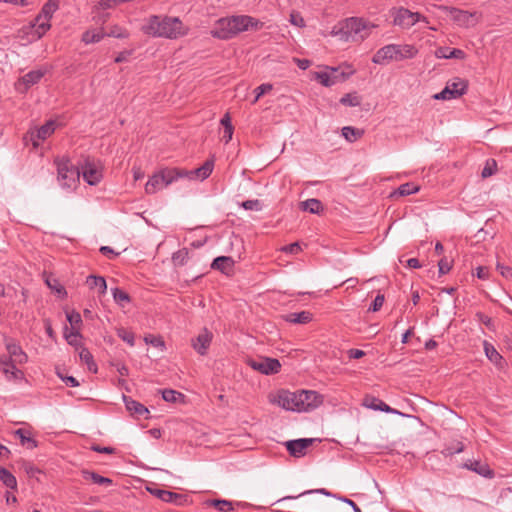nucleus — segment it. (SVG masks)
Segmentation results:
<instances>
[{
  "label": "nucleus",
  "mask_w": 512,
  "mask_h": 512,
  "mask_svg": "<svg viewBox=\"0 0 512 512\" xmlns=\"http://www.w3.org/2000/svg\"><path fill=\"white\" fill-rule=\"evenodd\" d=\"M419 191V186L412 183H404L398 187L397 193L401 196H408Z\"/></svg>",
  "instance_id": "obj_45"
},
{
  "label": "nucleus",
  "mask_w": 512,
  "mask_h": 512,
  "mask_svg": "<svg viewBox=\"0 0 512 512\" xmlns=\"http://www.w3.org/2000/svg\"><path fill=\"white\" fill-rule=\"evenodd\" d=\"M273 88V86L269 83H265V84H261L260 86H258L256 89H255V98L253 100V103H256L261 96H263L265 93L271 91Z\"/></svg>",
  "instance_id": "obj_54"
},
{
  "label": "nucleus",
  "mask_w": 512,
  "mask_h": 512,
  "mask_svg": "<svg viewBox=\"0 0 512 512\" xmlns=\"http://www.w3.org/2000/svg\"><path fill=\"white\" fill-rule=\"evenodd\" d=\"M484 351L487 356V358L494 363L495 365H499L502 360V356L499 354V352L495 349V347L488 343L484 342Z\"/></svg>",
  "instance_id": "obj_37"
},
{
  "label": "nucleus",
  "mask_w": 512,
  "mask_h": 512,
  "mask_svg": "<svg viewBox=\"0 0 512 512\" xmlns=\"http://www.w3.org/2000/svg\"><path fill=\"white\" fill-rule=\"evenodd\" d=\"M57 375L63 380V382L68 387H77L79 386V381L73 376H63L60 372H57Z\"/></svg>",
  "instance_id": "obj_59"
},
{
  "label": "nucleus",
  "mask_w": 512,
  "mask_h": 512,
  "mask_svg": "<svg viewBox=\"0 0 512 512\" xmlns=\"http://www.w3.org/2000/svg\"><path fill=\"white\" fill-rule=\"evenodd\" d=\"M342 136L350 143L355 142L364 134L363 130L354 128L352 126H345L342 128Z\"/></svg>",
  "instance_id": "obj_33"
},
{
  "label": "nucleus",
  "mask_w": 512,
  "mask_h": 512,
  "mask_svg": "<svg viewBox=\"0 0 512 512\" xmlns=\"http://www.w3.org/2000/svg\"><path fill=\"white\" fill-rule=\"evenodd\" d=\"M312 439L302 438L290 440L286 443V448L294 457H302L305 455L306 449L311 445Z\"/></svg>",
  "instance_id": "obj_18"
},
{
  "label": "nucleus",
  "mask_w": 512,
  "mask_h": 512,
  "mask_svg": "<svg viewBox=\"0 0 512 512\" xmlns=\"http://www.w3.org/2000/svg\"><path fill=\"white\" fill-rule=\"evenodd\" d=\"M497 270L505 278H512V268L503 264H497Z\"/></svg>",
  "instance_id": "obj_61"
},
{
  "label": "nucleus",
  "mask_w": 512,
  "mask_h": 512,
  "mask_svg": "<svg viewBox=\"0 0 512 512\" xmlns=\"http://www.w3.org/2000/svg\"><path fill=\"white\" fill-rule=\"evenodd\" d=\"M187 175L188 173L185 169L163 168L149 178L145 185V192L147 194H154Z\"/></svg>",
  "instance_id": "obj_3"
},
{
  "label": "nucleus",
  "mask_w": 512,
  "mask_h": 512,
  "mask_svg": "<svg viewBox=\"0 0 512 512\" xmlns=\"http://www.w3.org/2000/svg\"><path fill=\"white\" fill-rule=\"evenodd\" d=\"M154 494L159 499H161L162 501L167 502V503L181 504L182 499L184 498V496L181 494H177V493L167 491V490H160V489H157L154 492Z\"/></svg>",
  "instance_id": "obj_27"
},
{
  "label": "nucleus",
  "mask_w": 512,
  "mask_h": 512,
  "mask_svg": "<svg viewBox=\"0 0 512 512\" xmlns=\"http://www.w3.org/2000/svg\"><path fill=\"white\" fill-rule=\"evenodd\" d=\"M340 103L345 106L356 107L360 105L361 98L357 95L356 92L347 93L343 97H341Z\"/></svg>",
  "instance_id": "obj_41"
},
{
  "label": "nucleus",
  "mask_w": 512,
  "mask_h": 512,
  "mask_svg": "<svg viewBox=\"0 0 512 512\" xmlns=\"http://www.w3.org/2000/svg\"><path fill=\"white\" fill-rule=\"evenodd\" d=\"M248 366L253 370L258 371L264 375L276 374L281 369V364L276 358L260 357L257 359H248Z\"/></svg>",
  "instance_id": "obj_8"
},
{
  "label": "nucleus",
  "mask_w": 512,
  "mask_h": 512,
  "mask_svg": "<svg viewBox=\"0 0 512 512\" xmlns=\"http://www.w3.org/2000/svg\"><path fill=\"white\" fill-rule=\"evenodd\" d=\"M233 22V16L219 19L211 30V35L223 40L233 38L236 36Z\"/></svg>",
  "instance_id": "obj_12"
},
{
  "label": "nucleus",
  "mask_w": 512,
  "mask_h": 512,
  "mask_svg": "<svg viewBox=\"0 0 512 512\" xmlns=\"http://www.w3.org/2000/svg\"><path fill=\"white\" fill-rule=\"evenodd\" d=\"M46 284L52 291H54L58 295V297L64 298L67 295L65 288L59 283L57 279L47 278Z\"/></svg>",
  "instance_id": "obj_42"
},
{
  "label": "nucleus",
  "mask_w": 512,
  "mask_h": 512,
  "mask_svg": "<svg viewBox=\"0 0 512 512\" xmlns=\"http://www.w3.org/2000/svg\"><path fill=\"white\" fill-rule=\"evenodd\" d=\"M300 246L297 242L295 243H291L285 247H283V251L286 252V253H291V254H296L300 251Z\"/></svg>",
  "instance_id": "obj_64"
},
{
  "label": "nucleus",
  "mask_w": 512,
  "mask_h": 512,
  "mask_svg": "<svg viewBox=\"0 0 512 512\" xmlns=\"http://www.w3.org/2000/svg\"><path fill=\"white\" fill-rule=\"evenodd\" d=\"M59 8V1L58 0H48L42 7L40 11V15L45 16L49 20H51L53 14L58 10Z\"/></svg>",
  "instance_id": "obj_38"
},
{
  "label": "nucleus",
  "mask_w": 512,
  "mask_h": 512,
  "mask_svg": "<svg viewBox=\"0 0 512 512\" xmlns=\"http://www.w3.org/2000/svg\"><path fill=\"white\" fill-rule=\"evenodd\" d=\"M6 349L9 353V358L17 364H24L27 362V355L22 348L14 341H6Z\"/></svg>",
  "instance_id": "obj_19"
},
{
  "label": "nucleus",
  "mask_w": 512,
  "mask_h": 512,
  "mask_svg": "<svg viewBox=\"0 0 512 512\" xmlns=\"http://www.w3.org/2000/svg\"><path fill=\"white\" fill-rule=\"evenodd\" d=\"M55 126H56L55 121H53V120L47 121L44 125H42L40 128H38V130L36 132L37 139H39V140L47 139L55 131Z\"/></svg>",
  "instance_id": "obj_34"
},
{
  "label": "nucleus",
  "mask_w": 512,
  "mask_h": 512,
  "mask_svg": "<svg viewBox=\"0 0 512 512\" xmlns=\"http://www.w3.org/2000/svg\"><path fill=\"white\" fill-rule=\"evenodd\" d=\"M301 208L302 210L309 211L312 214H319L323 210V205L320 200L311 198L301 202Z\"/></svg>",
  "instance_id": "obj_32"
},
{
  "label": "nucleus",
  "mask_w": 512,
  "mask_h": 512,
  "mask_svg": "<svg viewBox=\"0 0 512 512\" xmlns=\"http://www.w3.org/2000/svg\"><path fill=\"white\" fill-rule=\"evenodd\" d=\"M428 23V19L418 12H412L407 8L400 7L396 10L393 22L404 29H409L418 22Z\"/></svg>",
  "instance_id": "obj_6"
},
{
  "label": "nucleus",
  "mask_w": 512,
  "mask_h": 512,
  "mask_svg": "<svg viewBox=\"0 0 512 512\" xmlns=\"http://www.w3.org/2000/svg\"><path fill=\"white\" fill-rule=\"evenodd\" d=\"M233 21L235 35L249 29H258L260 27L259 20L247 15L233 16Z\"/></svg>",
  "instance_id": "obj_15"
},
{
  "label": "nucleus",
  "mask_w": 512,
  "mask_h": 512,
  "mask_svg": "<svg viewBox=\"0 0 512 512\" xmlns=\"http://www.w3.org/2000/svg\"><path fill=\"white\" fill-rule=\"evenodd\" d=\"M112 295L114 301L122 307H124L131 301V298L128 295V293L118 287L112 289Z\"/></svg>",
  "instance_id": "obj_39"
},
{
  "label": "nucleus",
  "mask_w": 512,
  "mask_h": 512,
  "mask_svg": "<svg viewBox=\"0 0 512 512\" xmlns=\"http://www.w3.org/2000/svg\"><path fill=\"white\" fill-rule=\"evenodd\" d=\"M105 36L106 33L102 29H92L85 31L82 34L81 40L85 44H92L100 42Z\"/></svg>",
  "instance_id": "obj_28"
},
{
  "label": "nucleus",
  "mask_w": 512,
  "mask_h": 512,
  "mask_svg": "<svg viewBox=\"0 0 512 512\" xmlns=\"http://www.w3.org/2000/svg\"><path fill=\"white\" fill-rule=\"evenodd\" d=\"M123 401L125 403L126 409L136 417H142L146 414H149V410L140 402L133 400L130 397L123 395Z\"/></svg>",
  "instance_id": "obj_23"
},
{
  "label": "nucleus",
  "mask_w": 512,
  "mask_h": 512,
  "mask_svg": "<svg viewBox=\"0 0 512 512\" xmlns=\"http://www.w3.org/2000/svg\"><path fill=\"white\" fill-rule=\"evenodd\" d=\"M78 168L80 175L89 185H97L103 177L101 168L89 158L85 159Z\"/></svg>",
  "instance_id": "obj_9"
},
{
  "label": "nucleus",
  "mask_w": 512,
  "mask_h": 512,
  "mask_svg": "<svg viewBox=\"0 0 512 512\" xmlns=\"http://www.w3.org/2000/svg\"><path fill=\"white\" fill-rule=\"evenodd\" d=\"M14 435L19 438L22 446H25L28 449L37 447V441L31 437L30 432L27 430L17 429L14 432Z\"/></svg>",
  "instance_id": "obj_31"
},
{
  "label": "nucleus",
  "mask_w": 512,
  "mask_h": 512,
  "mask_svg": "<svg viewBox=\"0 0 512 512\" xmlns=\"http://www.w3.org/2000/svg\"><path fill=\"white\" fill-rule=\"evenodd\" d=\"M0 480L10 489L17 488V480L15 476L6 468L0 467Z\"/></svg>",
  "instance_id": "obj_35"
},
{
  "label": "nucleus",
  "mask_w": 512,
  "mask_h": 512,
  "mask_svg": "<svg viewBox=\"0 0 512 512\" xmlns=\"http://www.w3.org/2000/svg\"><path fill=\"white\" fill-rule=\"evenodd\" d=\"M377 25L363 17H348L333 27L331 34L343 41H363Z\"/></svg>",
  "instance_id": "obj_2"
},
{
  "label": "nucleus",
  "mask_w": 512,
  "mask_h": 512,
  "mask_svg": "<svg viewBox=\"0 0 512 512\" xmlns=\"http://www.w3.org/2000/svg\"><path fill=\"white\" fill-rule=\"evenodd\" d=\"M233 131H234V128L232 125H228L226 128H223V140L225 141V143H228L229 141H231L232 136H233Z\"/></svg>",
  "instance_id": "obj_63"
},
{
  "label": "nucleus",
  "mask_w": 512,
  "mask_h": 512,
  "mask_svg": "<svg viewBox=\"0 0 512 512\" xmlns=\"http://www.w3.org/2000/svg\"><path fill=\"white\" fill-rule=\"evenodd\" d=\"M312 313L309 311H300L284 315L283 318L286 322L293 324H307L312 320Z\"/></svg>",
  "instance_id": "obj_26"
},
{
  "label": "nucleus",
  "mask_w": 512,
  "mask_h": 512,
  "mask_svg": "<svg viewBox=\"0 0 512 512\" xmlns=\"http://www.w3.org/2000/svg\"><path fill=\"white\" fill-rule=\"evenodd\" d=\"M214 163L212 160H207L204 162L202 166L197 169L187 171L188 175L186 176L189 179H201L204 180L210 176L213 171Z\"/></svg>",
  "instance_id": "obj_22"
},
{
  "label": "nucleus",
  "mask_w": 512,
  "mask_h": 512,
  "mask_svg": "<svg viewBox=\"0 0 512 512\" xmlns=\"http://www.w3.org/2000/svg\"><path fill=\"white\" fill-rule=\"evenodd\" d=\"M210 504L221 512H230L234 509L232 502L224 499L211 500Z\"/></svg>",
  "instance_id": "obj_44"
},
{
  "label": "nucleus",
  "mask_w": 512,
  "mask_h": 512,
  "mask_svg": "<svg viewBox=\"0 0 512 512\" xmlns=\"http://www.w3.org/2000/svg\"><path fill=\"white\" fill-rule=\"evenodd\" d=\"M366 406L373 410H379V411H383L386 413L403 415L396 409L391 408L385 402H383L382 400L375 398V397L371 398L369 402H366Z\"/></svg>",
  "instance_id": "obj_29"
},
{
  "label": "nucleus",
  "mask_w": 512,
  "mask_h": 512,
  "mask_svg": "<svg viewBox=\"0 0 512 512\" xmlns=\"http://www.w3.org/2000/svg\"><path fill=\"white\" fill-rule=\"evenodd\" d=\"M234 264L235 262L232 257L219 256L213 260L211 268L214 270H218L226 275H229L233 271Z\"/></svg>",
  "instance_id": "obj_20"
},
{
  "label": "nucleus",
  "mask_w": 512,
  "mask_h": 512,
  "mask_svg": "<svg viewBox=\"0 0 512 512\" xmlns=\"http://www.w3.org/2000/svg\"><path fill=\"white\" fill-rule=\"evenodd\" d=\"M81 475H82L83 479H85L87 481H91L94 484H97L100 486H110L113 483L111 478L101 476L94 471L84 469L81 471Z\"/></svg>",
  "instance_id": "obj_25"
},
{
  "label": "nucleus",
  "mask_w": 512,
  "mask_h": 512,
  "mask_svg": "<svg viewBox=\"0 0 512 512\" xmlns=\"http://www.w3.org/2000/svg\"><path fill=\"white\" fill-rule=\"evenodd\" d=\"M188 250L187 249H181L177 252L173 253L172 255V261L175 265L182 266L187 263L188 260Z\"/></svg>",
  "instance_id": "obj_47"
},
{
  "label": "nucleus",
  "mask_w": 512,
  "mask_h": 512,
  "mask_svg": "<svg viewBox=\"0 0 512 512\" xmlns=\"http://www.w3.org/2000/svg\"><path fill=\"white\" fill-rule=\"evenodd\" d=\"M496 170H497L496 161L494 159H490L486 162V164L481 172V176L483 178L490 177L495 174Z\"/></svg>",
  "instance_id": "obj_50"
},
{
  "label": "nucleus",
  "mask_w": 512,
  "mask_h": 512,
  "mask_svg": "<svg viewBox=\"0 0 512 512\" xmlns=\"http://www.w3.org/2000/svg\"><path fill=\"white\" fill-rule=\"evenodd\" d=\"M452 19L460 26L470 27L474 26L477 22L476 13L453 8L450 11Z\"/></svg>",
  "instance_id": "obj_17"
},
{
  "label": "nucleus",
  "mask_w": 512,
  "mask_h": 512,
  "mask_svg": "<svg viewBox=\"0 0 512 512\" xmlns=\"http://www.w3.org/2000/svg\"><path fill=\"white\" fill-rule=\"evenodd\" d=\"M299 394H301L300 398L304 406L302 412H310L318 408L324 400L320 393L312 390H299Z\"/></svg>",
  "instance_id": "obj_13"
},
{
  "label": "nucleus",
  "mask_w": 512,
  "mask_h": 512,
  "mask_svg": "<svg viewBox=\"0 0 512 512\" xmlns=\"http://www.w3.org/2000/svg\"><path fill=\"white\" fill-rule=\"evenodd\" d=\"M242 207L246 210H260L259 200H246L242 203Z\"/></svg>",
  "instance_id": "obj_60"
},
{
  "label": "nucleus",
  "mask_w": 512,
  "mask_h": 512,
  "mask_svg": "<svg viewBox=\"0 0 512 512\" xmlns=\"http://www.w3.org/2000/svg\"><path fill=\"white\" fill-rule=\"evenodd\" d=\"M435 56L439 59H464L466 54L461 49H450L448 47H440L435 51Z\"/></svg>",
  "instance_id": "obj_24"
},
{
  "label": "nucleus",
  "mask_w": 512,
  "mask_h": 512,
  "mask_svg": "<svg viewBox=\"0 0 512 512\" xmlns=\"http://www.w3.org/2000/svg\"><path fill=\"white\" fill-rule=\"evenodd\" d=\"M402 60L401 45L388 44L380 48L372 57V62L375 64H384L388 61Z\"/></svg>",
  "instance_id": "obj_10"
},
{
  "label": "nucleus",
  "mask_w": 512,
  "mask_h": 512,
  "mask_svg": "<svg viewBox=\"0 0 512 512\" xmlns=\"http://www.w3.org/2000/svg\"><path fill=\"white\" fill-rule=\"evenodd\" d=\"M466 89V82L462 79H458L453 82H448L446 87L441 92L434 95V98L436 100L456 99L465 94Z\"/></svg>",
  "instance_id": "obj_11"
},
{
  "label": "nucleus",
  "mask_w": 512,
  "mask_h": 512,
  "mask_svg": "<svg viewBox=\"0 0 512 512\" xmlns=\"http://www.w3.org/2000/svg\"><path fill=\"white\" fill-rule=\"evenodd\" d=\"M355 73V69L350 64H342L338 67L326 66L322 71L313 72V79L318 81L324 87H331L337 83L346 81Z\"/></svg>",
  "instance_id": "obj_4"
},
{
  "label": "nucleus",
  "mask_w": 512,
  "mask_h": 512,
  "mask_svg": "<svg viewBox=\"0 0 512 512\" xmlns=\"http://www.w3.org/2000/svg\"><path fill=\"white\" fill-rule=\"evenodd\" d=\"M438 267L440 274H447L452 268V262L447 257H443L439 260Z\"/></svg>",
  "instance_id": "obj_55"
},
{
  "label": "nucleus",
  "mask_w": 512,
  "mask_h": 512,
  "mask_svg": "<svg viewBox=\"0 0 512 512\" xmlns=\"http://www.w3.org/2000/svg\"><path fill=\"white\" fill-rule=\"evenodd\" d=\"M100 252H101L103 255H105V256H107L108 258H110V259H113V258H115L116 256H118V255H119V253L114 252V250H113L111 247H109V246H102V247L100 248Z\"/></svg>",
  "instance_id": "obj_62"
},
{
  "label": "nucleus",
  "mask_w": 512,
  "mask_h": 512,
  "mask_svg": "<svg viewBox=\"0 0 512 512\" xmlns=\"http://www.w3.org/2000/svg\"><path fill=\"white\" fill-rule=\"evenodd\" d=\"M54 164L57 168L58 181L63 188H73L80 177V169L72 164L71 160L66 157H56Z\"/></svg>",
  "instance_id": "obj_5"
},
{
  "label": "nucleus",
  "mask_w": 512,
  "mask_h": 512,
  "mask_svg": "<svg viewBox=\"0 0 512 512\" xmlns=\"http://www.w3.org/2000/svg\"><path fill=\"white\" fill-rule=\"evenodd\" d=\"M184 395L173 389H164L162 390V398L166 402L175 403L178 399L183 398Z\"/></svg>",
  "instance_id": "obj_46"
},
{
  "label": "nucleus",
  "mask_w": 512,
  "mask_h": 512,
  "mask_svg": "<svg viewBox=\"0 0 512 512\" xmlns=\"http://www.w3.org/2000/svg\"><path fill=\"white\" fill-rule=\"evenodd\" d=\"M313 493H320V494H323V495L328 496V497L332 496V494L328 490H326L324 488H320V489H312V490L304 491V492L300 493L297 496H285V497L281 498L278 501L280 502V501H285V500L297 499V498H299L301 496H304V495H307V494H313Z\"/></svg>",
  "instance_id": "obj_48"
},
{
  "label": "nucleus",
  "mask_w": 512,
  "mask_h": 512,
  "mask_svg": "<svg viewBox=\"0 0 512 512\" xmlns=\"http://www.w3.org/2000/svg\"><path fill=\"white\" fill-rule=\"evenodd\" d=\"M212 333L204 328L195 339H192V347L200 355H206L212 341Z\"/></svg>",
  "instance_id": "obj_16"
},
{
  "label": "nucleus",
  "mask_w": 512,
  "mask_h": 512,
  "mask_svg": "<svg viewBox=\"0 0 512 512\" xmlns=\"http://www.w3.org/2000/svg\"><path fill=\"white\" fill-rule=\"evenodd\" d=\"M145 342L148 344H151L154 347H158V348H162V349L165 347V343H164L162 337H160V336L149 335V336L145 337Z\"/></svg>",
  "instance_id": "obj_57"
},
{
  "label": "nucleus",
  "mask_w": 512,
  "mask_h": 512,
  "mask_svg": "<svg viewBox=\"0 0 512 512\" xmlns=\"http://www.w3.org/2000/svg\"><path fill=\"white\" fill-rule=\"evenodd\" d=\"M79 357H80L81 361L87 365L89 371L94 372V373L97 372V365L94 362L93 356L88 349L82 348L79 353Z\"/></svg>",
  "instance_id": "obj_40"
},
{
  "label": "nucleus",
  "mask_w": 512,
  "mask_h": 512,
  "mask_svg": "<svg viewBox=\"0 0 512 512\" xmlns=\"http://www.w3.org/2000/svg\"><path fill=\"white\" fill-rule=\"evenodd\" d=\"M46 72V69L29 71L17 82L16 88L21 91H27L31 86L37 84Z\"/></svg>",
  "instance_id": "obj_14"
},
{
  "label": "nucleus",
  "mask_w": 512,
  "mask_h": 512,
  "mask_svg": "<svg viewBox=\"0 0 512 512\" xmlns=\"http://www.w3.org/2000/svg\"><path fill=\"white\" fill-rule=\"evenodd\" d=\"M15 364L16 363L10 358L0 357V366L2 367L3 373L9 379H19L23 376L22 371L17 369Z\"/></svg>",
  "instance_id": "obj_21"
},
{
  "label": "nucleus",
  "mask_w": 512,
  "mask_h": 512,
  "mask_svg": "<svg viewBox=\"0 0 512 512\" xmlns=\"http://www.w3.org/2000/svg\"><path fill=\"white\" fill-rule=\"evenodd\" d=\"M87 283L90 288H98L100 294H105L107 290L106 280L101 276L90 275L87 278Z\"/></svg>",
  "instance_id": "obj_36"
},
{
  "label": "nucleus",
  "mask_w": 512,
  "mask_h": 512,
  "mask_svg": "<svg viewBox=\"0 0 512 512\" xmlns=\"http://www.w3.org/2000/svg\"><path fill=\"white\" fill-rule=\"evenodd\" d=\"M117 335L119 338H121L124 342L129 344L130 346L134 345V334L124 328L117 330Z\"/></svg>",
  "instance_id": "obj_52"
},
{
  "label": "nucleus",
  "mask_w": 512,
  "mask_h": 512,
  "mask_svg": "<svg viewBox=\"0 0 512 512\" xmlns=\"http://www.w3.org/2000/svg\"><path fill=\"white\" fill-rule=\"evenodd\" d=\"M472 470L485 478H492L494 476V471L488 465L480 462H475L472 465Z\"/></svg>",
  "instance_id": "obj_43"
},
{
  "label": "nucleus",
  "mask_w": 512,
  "mask_h": 512,
  "mask_svg": "<svg viewBox=\"0 0 512 512\" xmlns=\"http://www.w3.org/2000/svg\"><path fill=\"white\" fill-rule=\"evenodd\" d=\"M299 391L290 392L282 390L278 393L276 403L287 411L302 412L304 408Z\"/></svg>",
  "instance_id": "obj_7"
},
{
  "label": "nucleus",
  "mask_w": 512,
  "mask_h": 512,
  "mask_svg": "<svg viewBox=\"0 0 512 512\" xmlns=\"http://www.w3.org/2000/svg\"><path fill=\"white\" fill-rule=\"evenodd\" d=\"M106 36L124 39L129 37V32L118 25H114L110 28V31L106 33Z\"/></svg>",
  "instance_id": "obj_49"
},
{
  "label": "nucleus",
  "mask_w": 512,
  "mask_h": 512,
  "mask_svg": "<svg viewBox=\"0 0 512 512\" xmlns=\"http://www.w3.org/2000/svg\"><path fill=\"white\" fill-rule=\"evenodd\" d=\"M385 301L384 295L378 294L373 300L371 306L369 307L370 311L377 312L381 309Z\"/></svg>",
  "instance_id": "obj_58"
},
{
  "label": "nucleus",
  "mask_w": 512,
  "mask_h": 512,
  "mask_svg": "<svg viewBox=\"0 0 512 512\" xmlns=\"http://www.w3.org/2000/svg\"><path fill=\"white\" fill-rule=\"evenodd\" d=\"M290 23L296 27H299V28H302L304 27L306 24H305V20L304 18L302 17V15L297 12V11H293L291 14H290V19H289Z\"/></svg>",
  "instance_id": "obj_53"
},
{
  "label": "nucleus",
  "mask_w": 512,
  "mask_h": 512,
  "mask_svg": "<svg viewBox=\"0 0 512 512\" xmlns=\"http://www.w3.org/2000/svg\"><path fill=\"white\" fill-rule=\"evenodd\" d=\"M141 30L154 38L177 39L187 35L189 29L178 17L152 15L145 20Z\"/></svg>",
  "instance_id": "obj_1"
},
{
  "label": "nucleus",
  "mask_w": 512,
  "mask_h": 512,
  "mask_svg": "<svg viewBox=\"0 0 512 512\" xmlns=\"http://www.w3.org/2000/svg\"><path fill=\"white\" fill-rule=\"evenodd\" d=\"M33 27L38 37H42L50 28V20L40 14L34 19Z\"/></svg>",
  "instance_id": "obj_30"
},
{
  "label": "nucleus",
  "mask_w": 512,
  "mask_h": 512,
  "mask_svg": "<svg viewBox=\"0 0 512 512\" xmlns=\"http://www.w3.org/2000/svg\"><path fill=\"white\" fill-rule=\"evenodd\" d=\"M417 53V50L411 45H401V54L403 59H411Z\"/></svg>",
  "instance_id": "obj_56"
},
{
  "label": "nucleus",
  "mask_w": 512,
  "mask_h": 512,
  "mask_svg": "<svg viewBox=\"0 0 512 512\" xmlns=\"http://www.w3.org/2000/svg\"><path fill=\"white\" fill-rule=\"evenodd\" d=\"M67 320L70 323L72 329H76L82 323L81 315L76 311H71L66 314Z\"/></svg>",
  "instance_id": "obj_51"
}]
</instances>
